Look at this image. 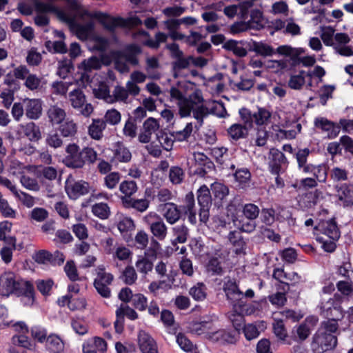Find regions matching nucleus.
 Here are the masks:
<instances>
[{"label": "nucleus", "mask_w": 353, "mask_h": 353, "mask_svg": "<svg viewBox=\"0 0 353 353\" xmlns=\"http://www.w3.org/2000/svg\"><path fill=\"white\" fill-rule=\"evenodd\" d=\"M117 228L121 234L133 230L135 228L134 221L132 218L128 216H122L117 223Z\"/></svg>", "instance_id": "nucleus-49"}, {"label": "nucleus", "mask_w": 353, "mask_h": 353, "mask_svg": "<svg viewBox=\"0 0 353 353\" xmlns=\"http://www.w3.org/2000/svg\"><path fill=\"white\" fill-rule=\"evenodd\" d=\"M121 180V174L119 172H112L104 177V185L109 190L117 188Z\"/></svg>", "instance_id": "nucleus-54"}, {"label": "nucleus", "mask_w": 353, "mask_h": 353, "mask_svg": "<svg viewBox=\"0 0 353 353\" xmlns=\"http://www.w3.org/2000/svg\"><path fill=\"white\" fill-rule=\"evenodd\" d=\"M105 128V122H103V119H93L92 123L88 126V133L92 139L99 141L103 137Z\"/></svg>", "instance_id": "nucleus-23"}, {"label": "nucleus", "mask_w": 353, "mask_h": 353, "mask_svg": "<svg viewBox=\"0 0 353 353\" xmlns=\"http://www.w3.org/2000/svg\"><path fill=\"white\" fill-rule=\"evenodd\" d=\"M121 120V114L119 111L114 108L108 110L103 117V121L111 125H118Z\"/></svg>", "instance_id": "nucleus-46"}, {"label": "nucleus", "mask_w": 353, "mask_h": 353, "mask_svg": "<svg viewBox=\"0 0 353 353\" xmlns=\"http://www.w3.org/2000/svg\"><path fill=\"white\" fill-rule=\"evenodd\" d=\"M65 191L70 199H76L80 196L88 193L89 185L83 181L68 183L65 185Z\"/></svg>", "instance_id": "nucleus-16"}, {"label": "nucleus", "mask_w": 353, "mask_h": 353, "mask_svg": "<svg viewBox=\"0 0 353 353\" xmlns=\"http://www.w3.org/2000/svg\"><path fill=\"white\" fill-rule=\"evenodd\" d=\"M56 0H46V1H35V10L37 12V16L34 17V22L35 24L38 26H46L49 23V18L48 17V14H54L58 17V14L55 12H45V11H41L37 9V3H52L54 4V1Z\"/></svg>", "instance_id": "nucleus-28"}, {"label": "nucleus", "mask_w": 353, "mask_h": 353, "mask_svg": "<svg viewBox=\"0 0 353 353\" xmlns=\"http://www.w3.org/2000/svg\"><path fill=\"white\" fill-rule=\"evenodd\" d=\"M92 212L95 216L101 219H107L110 213V208L104 203L94 204L92 208Z\"/></svg>", "instance_id": "nucleus-58"}, {"label": "nucleus", "mask_w": 353, "mask_h": 353, "mask_svg": "<svg viewBox=\"0 0 353 353\" xmlns=\"http://www.w3.org/2000/svg\"><path fill=\"white\" fill-rule=\"evenodd\" d=\"M185 176L183 170L178 167H172L170 170L169 179L170 182L174 185L180 184Z\"/></svg>", "instance_id": "nucleus-60"}, {"label": "nucleus", "mask_w": 353, "mask_h": 353, "mask_svg": "<svg viewBox=\"0 0 353 353\" xmlns=\"http://www.w3.org/2000/svg\"><path fill=\"white\" fill-rule=\"evenodd\" d=\"M94 17L108 30H114L117 27L133 28L142 24V21L137 16L128 18L114 17L103 12H97Z\"/></svg>", "instance_id": "nucleus-4"}, {"label": "nucleus", "mask_w": 353, "mask_h": 353, "mask_svg": "<svg viewBox=\"0 0 353 353\" xmlns=\"http://www.w3.org/2000/svg\"><path fill=\"white\" fill-rule=\"evenodd\" d=\"M145 62V71L148 78L151 79H159L161 74L159 72L155 71V70L159 67L158 59L155 57H149L146 58Z\"/></svg>", "instance_id": "nucleus-30"}, {"label": "nucleus", "mask_w": 353, "mask_h": 353, "mask_svg": "<svg viewBox=\"0 0 353 353\" xmlns=\"http://www.w3.org/2000/svg\"><path fill=\"white\" fill-rule=\"evenodd\" d=\"M314 125L316 128L320 129L323 132H325L327 138L329 139H335L339 134V123L337 124L328 120L327 118L322 117L315 118Z\"/></svg>", "instance_id": "nucleus-12"}, {"label": "nucleus", "mask_w": 353, "mask_h": 353, "mask_svg": "<svg viewBox=\"0 0 353 353\" xmlns=\"http://www.w3.org/2000/svg\"><path fill=\"white\" fill-rule=\"evenodd\" d=\"M176 338V343L181 350L186 352L199 353L196 345L184 334L179 333Z\"/></svg>", "instance_id": "nucleus-35"}, {"label": "nucleus", "mask_w": 353, "mask_h": 353, "mask_svg": "<svg viewBox=\"0 0 353 353\" xmlns=\"http://www.w3.org/2000/svg\"><path fill=\"white\" fill-rule=\"evenodd\" d=\"M306 77H311L312 74L306 72L304 70H301L298 74L291 75L288 81V87L295 90H301L305 83Z\"/></svg>", "instance_id": "nucleus-27"}, {"label": "nucleus", "mask_w": 353, "mask_h": 353, "mask_svg": "<svg viewBox=\"0 0 353 353\" xmlns=\"http://www.w3.org/2000/svg\"><path fill=\"white\" fill-rule=\"evenodd\" d=\"M143 222L150 229L153 237L163 241L168 235V227L161 217L154 212H150L144 216Z\"/></svg>", "instance_id": "nucleus-7"}, {"label": "nucleus", "mask_w": 353, "mask_h": 353, "mask_svg": "<svg viewBox=\"0 0 353 353\" xmlns=\"http://www.w3.org/2000/svg\"><path fill=\"white\" fill-rule=\"evenodd\" d=\"M252 50L257 54L262 57H271L275 53H278L276 49H274L270 45L263 42H254Z\"/></svg>", "instance_id": "nucleus-33"}, {"label": "nucleus", "mask_w": 353, "mask_h": 353, "mask_svg": "<svg viewBox=\"0 0 353 353\" xmlns=\"http://www.w3.org/2000/svg\"><path fill=\"white\" fill-rule=\"evenodd\" d=\"M210 188L214 196L219 200L224 199L229 194L228 188L220 182L212 183Z\"/></svg>", "instance_id": "nucleus-45"}, {"label": "nucleus", "mask_w": 353, "mask_h": 353, "mask_svg": "<svg viewBox=\"0 0 353 353\" xmlns=\"http://www.w3.org/2000/svg\"><path fill=\"white\" fill-rule=\"evenodd\" d=\"M132 159L130 150L122 143H117L112 149V163H128Z\"/></svg>", "instance_id": "nucleus-17"}, {"label": "nucleus", "mask_w": 353, "mask_h": 353, "mask_svg": "<svg viewBox=\"0 0 353 353\" xmlns=\"http://www.w3.org/2000/svg\"><path fill=\"white\" fill-rule=\"evenodd\" d=\"M68 3L64 10L52 3H37V9L45 12H55L58 18L70 26L77 37L85 40L90 37L94 30V20L87 11L80 8L77 0H65Z\"/></svg>", "instance_id": "nucleus-1"}, {"label": "nucleus", "mask_w": 353, "mask_h": 353, "mask_svg": "<svg viewBox=\"0 0 353 353\" xmlns=\"http://www.w3.org/2000/svg\"><path fill=\"white\" fill-rule=\"evenodd\" d=\"M339 302L336 301L334 298L329 297H322L321 301L319 305L321 314L326 317V314H329L331 312L334 307L336 306V304H338Z\"/></svg>", "instance_id": "nucleus-55"}, {"label": "nucleus", "mask_w": 353, "mask_h": 353, "mask_svg": "<svg viewBox=\"0 0 353 353\" xmlns=\"http://www.w3.org/2000/svg\"><path fill=\"white\" fill-rule=\"evenodd\" d=\"M17 295L21 296V301L25 306H31L34 302V288L29 281H26V287H23Z\"/></svg>", "instance_id": "nucleus-29"}, {"label": "nucleus", "mask_w": 353, "mask_h": 353, "mask_svg": "<svg viewBox=\"0 0 353 353\" xmlns=\"http://www.w3.org/2000/svg\"><path fill=\"white\" fill-rule=\"evenodd\" d=\"M71 327L73 331L80 336L86 334L89 330L87 323L81 318H73L71 320Z\"/></svg>", "instance_id": "nucleus-48"}, {"label": "nucleus", "mask_w": 353, "mask_h": 353, "mask_svg": "<svg viewBox=\"0 0 353 353\" xmlns=\"http://www.w3.org/2000/svg\"><path fill=\"white\" fill-rule=\"evenodd\" d=\"M163 216L167 223L173 225L178 222L181 217V212L174 203H166L162 206Z\"/></svg>", "instance_id": "nucleus-18"}, {"label": "nucleus", "mask_w": 353, "mask_h": 353, "mask_svg": "<svg viewBox=\"0 0 353 353\" xmlns=\"http://www.w3.org/2000/svg\"><path fill=\"white\" fill-rule=\"evenodd\" d=\"M168 35L161 32H157L154 35V39H148L143 41V44L153 49H157L160 44L165 43L168 39Z\"/></svg>", "instance_id": "nucleus-47"}, {"label": "nucleus", "mask_w": 353, "mask_h": 353, "mask_svg": "<svg viewBox=\"0 0 353 353\" xmlns=\"http://www.w3.org/2000/svg\"><path fill=\"white\" fill-rule=\"evenodd\" d=\"M228 241L233 246L234 251L236 254L245 253L246 243L239 232L230 231L228 234Z\"/></svg>", "instance_id": "nucleus-26"}, {"label": "nucleus", "mask_w": 353, "mask_h": 353, "mask_svg": "<svg viewBox=\"0 0 353 353\" xmlns=\"http://www.w3.org/2000/svg\"><path fill=\"white\" fill-rule=\"evenodd\" d=\"M25 114L29 119H38L42 114V103L37 99H25Z\"/></svg>", "instance_id": "nucleus-15"}, {"label": "nucleus", "mask_w": 353, "mask_h": 353, "mask_svg": "<svg viewBox=\"0 0 353 353\" xmlns=\"http://www.w3.org/2000/svg\"><path fill=\"white\" fill-rule=\"evenodd\" d=\"M243 213L248 219L255 220L259 214V208L253 203H247L243 208Z\"/></svg>", "instance_id": "nucleus-64"}, {"label": "nucleus", "mask_w": 353, "mask_h": 353, "mask_svg": "<svg viewBox=\"0 0 353 353\" xmlns=\"http://www.w3.org/2000/svg\"><path fill=\"white\" fill-rule=\"evenodd\" d=\"M223 290L225 294L227 299L234 307L237 306L238 302L240 301L243 296V292L239 289L236 281L230 277L224 279Z\"/></svg>", "instance_id": "nucleus-11"}, {"label": "nucleus", "mask_w": 353, "mask_h": 353, "mask_svg": "<svg viewBox=\"0 0 353 353\" xmlns=\"http://www.w3.org/2000/svg\"><path fill=\"white\" fill-rule=\"evenodd\" d=\"M135 267L140 274L146 275L153 270V261L148 254L145 252L143 255L137 256Z\"/></svg>", "instance_id": "nucleus-25"}, {"label": "nucleus", "mask_w": 353, "mask_h": 353, "mask_svg": "<svg viewBox=\"0 0 353 353\" xmlns=\"http://www.w3.org/2000/svg\"><path fill=\"white\" fill-rule=\"evenodd\" d=\"M96 277L94 280V283H104V284H111L114 276L110 273L107 272L105 270V268L103 265L98 266L96 270Z\"/></svg>", "instance_id": "nucleus-40"}, {"label": "nucleus", "mask_w": 353, "mask_h": 353, "mask_svg": "<svg viewBox=\"0 0 353 353\" xmlns=\"http://www.w3.org/2000/svg\"><path fill=\"white\" fill-rule=\"evenodd\" d=\"M59 130L64 137H71L75 135L77 131V125L71 119H67L59 124Z\"/></svg>", "instance_id": "nucleus-31"}, {"label": "nucleus", "mask_w": 353, "mask_h": 353, "mask_svg": "<svg viewBox=\"0 0 353 353\" xmlns=\"http://www.w3.org/2000/svg\"><path fill=\"white\" fill-rule=\"evenodd\" d=\"M138 344L141 353H158L155 341L143 330L139 331L138 334Z\"/></svg>", "instance_id": "nucleus-14"}, {"label": "nucleus", "mask_w": 353, "mask_h": 353, "mask_svg": "<svg viewBox=\"0 0 353 353\" xmlns=\"http://www.w3.org/2000/svg\"><path fill=\"white\" fill-rule=\"evenodd\" d=\"M101 60L95 56H92L87 59H84L81 63L79 68L88 72L93 70H99L101 68Z\"/></svg>", "instance_id": "nucleus-42"}, {"label": "nucleus", "mask_w": 353, "mask_h": 353, "mask_svg": "<svg viewBox=\"0 0 353 353\" xmlns=\"http://www.w3.org/2000/svg\"><path fill=\"white\" fill-rule=\"evenodd\" d=\"M193 130V125L192 123H188L185 127L179 131L174 132L172 137L176 141H183L187 140L191 135Z\"/></svg>", "instance_id": "nucleus-61"}, {"label": "nucleus", "mask_w": 353, "mask_h": 353, "mask_svg": "<svg viewBox=\"0 0 353 353\" xmlns=\"http://www.w3.org/2000/svg\"><path fill=\"white\" fill-rule=\"evenodd\" d=\"M69 99L72 107L79 111V114L85 117H89L94 111V108L86 100L83 92L80 89H75L69 93Z\"/></svg>", "instance_id": "nucleus-9"}, {"label": "nucleus", "mask_w": 353, "mask_h": 353, "mask_svg": "<svg viewBox=\"0 0 353 353\" xmlns=\"http://www.w3.org/2000/svg\"><path fill=\"white\" fill-rule=\"evenodd\" d=\"M24 134L31 141H38L41 137L39 128L33 122H30L22 126Z\"/></svg>", "instance_id": "nucleus-34"}, {"label": "nucleus", "mask_w": 353, "mask_h": 353, "mask_svg": "<svg viewBox=\"0 0 353 353\" xmlns=\"http://www.w3.org/2000/svg\"><path fill=\"white\" fill-rule=\"evenodd\" d=\"M192 297L196 301H203L206 296V287L202 283H198L190 289Z\"/></svg>", "instance_id": "nucleus-53"}, {"label": "nucleus", "mask_w": 353, "mask_h": 353, "mask_svg": "<svg viewBox=\"0 0 353 353\" xmlns=\"http://www.w3.org/2000/svg\"><path fill=\"white\" fill-rule=\"evenodd\" d=\"M234 178L241 188L248 187L250 182L251 174L248 168H241L234 173Z\"/></svg>", "instance_id": "nucleus-39"}, {"label": "nucleus", "mask_w": 353, "mask_h": 353, "mask_svg": "<svg viewBox=\"0 0 353 353\" xmlns=\"http://www.w3.org/2000/svg\"><path fill=\"white\" fill-rule=\"evenodd\" d=\"M349 172L345 168L334 166L330 173V179L334 183L343 182L348 180Z\"/></svg>", "instance_id": "nucleus-41"}, {"label": "nucleus", "mask_w": 353, "mask_h": 353, "mask_svg": "<svg viewBox=\"0 0 353 353\" xmlns=\"http://www.w3.org/2000/svg\"><path fill=\"white\" fill-rule=\"evenodd\" d=\"M311 333V327L307 322L301 323L299 326L294 327L292 331V336L295 340L300 341H305Z\"/></svg>", "instance_id": "nucleus-36"}, {"label": "nucleus", "mask_w": 353, "mask_h": 353, "mask_svg": "<svg viewBox=\"0 0 353 353\" xmlns=\"http://www.w3.org/2000/svg\"><path fill=\"white\" fill-rule=\"evenodd\" d=\"M239 333L237 331H228L220 330L212 332L209 335V339L213 342H218L221 344H232L236 343L238 339Z\"/></svg>", "instance_id": "nucleus-13"}, {"label": "nucleus", "mask_w": 353, "mask_h": 353, "mask_svg": "<svg viewBox=\"0 0 353 353\" xmlns=\"http://www.w3.org/2000/svg\"><path fill=\"white\" fill-rule=\"evenodd\" d=\"M336 343L337 339L336 336L319 330L313 337L311 348L314 353H323L333 349Z\"/></svg>", "instance_id": "nucleus-8"}, {"label": "nucleus", "mask_w": 353, "mask_h": 353, "mask_svg": "<svg viewBox=\"0 0 353 353\" xmlns=\"http://www.w3.org/2000/svg\"><path fill=\"white\" fill-rule=\"evenodd\" d=\"M46 342L48 348L54 352V353L59 352L63 348V343L57 335H49L46 339Z\"/></svg>", "instance_id": "nucleus-59"}, {"label": "nucleus", "mask_w": 353, "mask_h": 353, "mask_svg": "<svg viewBox=\"0 0 353 353\" xmlns=\"http://www.w3.org/2000/svg\"><path fill=\"white\" fill-rule=\"evenodd\" d=\"M137 189V184L134 181L125 180L119 184V191L123 195L132 196Z\"/></svg>", "instance_id": "nucleus-52"}, {"label": "nucleus", "mask_w": 353, "mask_h": 353, "mask_svg": "<svg viewBox=\"0 0 353 353\" xmlns=\"http://www.w3.org/2000/svg\"><path fill=\"white\" fill-rule=\"evenodd\" d=\"M94 94L97 98L103 99L107 103H114L113 97L110 95L109 87L105 83H100L98 88L94 89Z\"/></svg>", "instance_id": "nucleus-43"}, {"label": "nucleus", "mask_w": 353, "mask_h": 353, "mask_svg": "<svg viewBox=\"0 0 353 353\" xmlns=\"http://www.w3.org/2000/svg\"><path fill=\"white\" fill-rule=\"evenodd\" d=\"M316 228L321 232L323 236L329 239L337 241L340 237L339 230L336 222L333 220L323 221Z\"/></svg>", "instance_id": "nucleus-19"}, {"label": "nucleus", "mask_w": 353, "mask_h": 353, "mask_svg": "<svg viewBox=\"0 0 353 353\" xmlns=\"http://www.w3.org/2000/svg\"><path fill=\"white\" fill-rule=\"evenodd\" d=\"M47 117L52 125L61 124L65 120V111L57 105H51L47 111Z\"/></svg>", "instance_id": "nucleus-24"}, {"label": "nucleus", "mask_w": 353, "mask_h": 353, "mask_svg": "<svg viewBox=\"0 0 353 353\" xmlns=\"http://www.w3.org/2000/svg\"><path fill=\"white\" fill-rule=\"evenodd\" d=\"M8 171L13 175L23 174V170L26 168V166L23 163L19 161V160L9 157L8 159Z\"/></svg>", "instance_id": "nucleus-57"}, {"label": "nucleus", "mask_w": 353, "mask_h": 353, "mask_svg": "<svg viewBox=\"0 0 353 353\" xmlns=\"http://www.w3.org/2000/svg\"><path fill=\"white\" fill-rule=\"evenodd\" d=\"M172 232L175 236V239L173 241V244L184 243L188 239V229L184 225H179L172 228Z\"/></svg>", "instance_id": "nucleus-44"}, {"label": "nucleus", "mask_w": 353, "mask_h": 353, "mask_svg": "<svg viewBox=\"0 0 353 353\" xmlns=\"http://www.w3.org/2000/svg\"><path fill=\"white\" fill-rule=\"evenodd\" d=\"M197 200L200 206V221L206 223L209 219V210L212 204L210 190L207 185H203L198 190Z\"/></svg>", "instance_id": "nucleus-10"}, {"label": "nucleus", "mask_w": 353, "mask_h": 353, "mask_svg": "<svg viewBox=\"0 0 353 353\" xmlns=\"http://www.w3.org/2000/svg\"><path fill=\"white\" fill-rule=\"evenodd\" d=\"M190 332L196 335H205L209 339V335L212 332L214 324L212 321H196L190 323Z\"/></svg>", "instance_id": "nucleus-22"}, {"label": "nucleus", "mask_w": 353, "mask_h": 353, "mask_svg": "<svg viewBox=\"0 0 353 353\" xmlns=\"http://www.w3.org/2000/svg\"><path fill=\"white\" fill-rule=\"evenodd\" d=\"M122 279L127 285H132L137 279V274L132 266H127L123 272Z\"/></svg>", "instance_id": "nucleus-63"}, {"label": "nucleus", "mask_w": 353, "mask_h": 353, "mask_svg": "<svg viewBox=\"0 0 353 353\" xmlns=\"http://www.w3.org/2000/svg\"><path fill=\"white\" fill-rule=\"evenodd\" d=\"M126 316L130 320H135L138 318L137 313L128 305L121 304L116 310V316L123 318Z\"/></svg>", "instance_id": "nucleus-56"}, {"label": "nucleus", "mask_w": 353, "mask_h": 353, "mask_svg": "<svg viewBox=\"0 0 353 353\" xmlns=\"http://www.w3.org/2000/svg\"><path fill=\"white\" fill-rule=\"evenodd\" d=\"M26 285V281L17 277L13 272H5L0 276V295L8 296L12 294H17Z\"/></svg>", "instance_id": "nucleus-6"}, {"label": "nucleus", "mask_w": 353, "mask_h": 353, "mask_svg": "<svg viewBox=\"0 0 353 353\" xmlns=\"http://www.w3.org/2000/svg\"><path fill=\"white\" fill-rule=\"evenodd\" d=\"M171 101H175L181 118L193 117L201 125L203 119L210 114L208 108L204 104L202 92L196 89L188 97L176 87L170 90Z\"/></svg>", "instance_id": "nucleus-2"}, {"label": "nucleus", "mask_w": 353, "mask_h": 353, "mask_svg": "<svg viewBox=\"0 0 353 353\" xmlns=\"http://www.w3.org/2000/svg\"><path fill=\"white\" fill-rule=\"evenodd\" d=\"M279 55L289 57L291 61V65L296 67L302 64L305 67L312 66L316 63L314 56H303L305 50L302 48H294L289 45L279 46L276 48Z\"/></svg>", "instance_id": "nucleus-5"}, {"label": "nucleus", "mask_w": 353, "mask_h": 353, "mask_svg": "<svg viewBox=\"0 0 353 353\" xmlns=\"http://www.w3.org/2000/svg\"><path fill=\"white\" fill-rule=\"evenodd\" d=\"M224 48L232 51L233 53L238 57H245L248 52L239 42L234 40H230L225 43Z\"/></svg>", "instance_id": "nucleus-50"}, {"label": "nucleus", "mask_w": 353, "mask_h": 353, "mask_svg": "<svg viewBox=\"0 0 353 353\" xmlns=\"http://www.w3.org/2000/svg\"><path fill=\"white\" fill-rule=\"evenodd\" d=\"M310 150L305 148L299 149L295 153L299 170L305 174L312 175L319 183H325L327 178V166L325 163L314 165L307 163V157Z\"/></svg>", "instance_id": "nucleus-3"}, {"label": "nucleus", "mask_w": 353, "mask_h": 353, "mask_svg": "<svg viewBox=\"0 0 353 353\" xmlns=\"http://www.w3.org/2000/svg\"><path fill=\"white\" fill-rule=\"evenodd\" d=\"M337 196L344 206L353 204V185L343 183L336 186Z\"/></svg>", "instance_id": "nucleus-21"}, {"label": "nucleus", "mask_w": 353, "mask_h": 353, "mask_svg": "<svg viewBox=\"0 0 353 353\" xmlns=\"http://www.w3.org/2000/svg\"><path fill=\"white\" fill-rule=\"evenodd\" d=\"M141 52V48L137 44H132L127 47L125 52V59L132 65H136L139 63L137 56Z\"/></svg>", "instance_id": "nucleus-38"}, {"label": "nucleus", "mask_w": 353, "mask_h": 353, "mask_svg": "<svg viewBox=\"0 0 353 353\" xmlns=\"http://www.w3.org/2000/svg\"><path fill=\"white\" fill-rule=\"evenodd\" d=\"M271 160L269 162V170L272 174L278 175L281 172V165L285 163L286 159L283 153L277 150H270Z\"/></svg>", "instance_id": "nucleus-20"}, {"label": "nucleus", "mask_w": 353, "mask_h": 353, "mask_svg": "<svg viewBox=\"0 0 353 353\" xmlns=\"http://www.w3.org/2000/svg\"><path fill=\"white\" fill-rule=\"evenodd\" d=\"M228 134L233 140L245 138L248 132V128L241 124L234 123L228 130Z\"/></svg>", "instance_id": "nucleus-37"}, {"label": "nucleus", "mask_w": 353, "mask_h": 353, "mask_svg": "<svg viewBox=\"0 0 353 353\" xmlns=\"http://www.w3.org/2000/svg\"><path fill=\"white\" fill-rule=\"evenodd\" d=\"M20 183L23 188L30 191L37 192L40 189L37 180L26 174H21Z\"/></svg>", "instance_id": "nucleus-51"}, {"label": "nucleus", "mask_w": 353, "mask_h": 353, "mask_svg": "<svg viewBox=\"0 0 353 353\" xmlns=\"http://www.w3.org/2000/svg\"><path fill=\"white\" fill-rule=\"evenodd\" d=\"M65 161L67 165L73 168H81L85 164L81 151L72 156H66Z\"/></svg>", "instance_id": "nucleus-62"}, {"label": "nucleus", "mask_w": 353, "mask_h": 353, "mask_svg": "<svg viewBox=\"0 0 353 353\" xmlns=\"http://www.w3.org/2000/svg\"><path fill=\"white\" fill-rule=\"evenodd\" d=\"M254 123L257 125H268L272 117V113L265 108H258L257 110L253 112Z\"/></svg>", "instance_id": "nucleus-32"}]
</instances>
